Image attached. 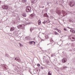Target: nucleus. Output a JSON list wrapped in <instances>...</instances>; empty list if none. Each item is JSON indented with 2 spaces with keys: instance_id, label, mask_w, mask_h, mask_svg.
<instances>
[{
  "instance_id": "nucleus-1",
  "label": "nucleus",
  "mask_w": 75,
  "mask_h": 75,
  "mask_svg": "<svg viewBox=\"0 0 75 75\" xmlns=\"http://www.w3.org/2000/svg\"><path fill=\"white\" fill-rule=\"evenodd\" d=\"M69 5L70 6H71V5L72 7L74 6V4H75V2L74 1H70L69 2Z\"/></svg>"
},
{
  "instance_id": "nucleus-2",
  "label": "nucleus",
  "mask_w": 75,
  "mask_h": 75,
  "mask_svg": "<svg viewBox=\"0 0 75 75\" xmlns=\"http://www.w3.org/2000/svg\"><path fill=\"white\" fill-rule=\"evenodd\" d=\"M24 26H25L24 25H21L18 26V28H22V27H23L22 28V30H24Z\"/></svg>"
},
{
  "instance_id": "nucleus-3",
  "label": "nucleus",
  "mask_w": 75,
  "mask_h": 75,
  "mask_svg": "<svg viewBox=\"0 0 75 75\" xmlns=\"http://www.w3.org/2000/svg\"><path fill=\"white\" fill-rule=\"evenodd\" d=\"M31 7L30 6H27L26 8V11L27 12H30L31 11Z\"/></svg>"
},
{
  "instance_id": "nucleus-4",
  "label": "nucleus",
  "mask_w": 75,
  "mask_h": 75,
  "mask_svg": "<svg viewBox=\"0 0 75 75\" xmlns=\"http://www.w3.org/2000/svg\"><path fill=\"white\" fill-rule=\"evenodd\" d=\"M2 8H3V9H4V10H7V9H8V6L4 5L2 6Z\"/></svg>"
},
{
  "instance_id": "nucleus-5",
  "label": "nucleus",
  "mask_w": 75,
  "mask_h": 75,
  "mask_svg": "<svg viewBox=\"0 0 75 75\" xmlns=\"http://www.w3.org/2000/svg\"><path fill=\"white\" fill-rule=\"evenodd\" d=\"M15 59L16 61H18V62H21V63H22V62H21V60L19 58H18L17 57H16V58H14Z\"/></svg>"
},
{
  "instance_id": "nucleus-6",
  "label": "nucleus",
  "mask_w": 75,
  "mask_h": 75,
  "mask_svg": "<svg viewBox=\"0 0 75 75\" xmlns=\"http://www.w3.org/2000/svg\"><path fill=\"white\" fill-rule=\"evenodd\" d=\"M67 61V59L66 58H64L62 60V62L63 63H65Z\"/></svg>"
},
{
  "instance_id": "nucleus-7",
  "label": "nucleus",
  "mask_w": 75,
  "mask_h": 75,
  "mask_svg": "<svg viewBox=\"0 0 75 75\" xmlns=\"http://www.w3.org/2000/svg\"><path fill=\"white\" fill-rule=\"evenodd\" d=\"M70 37H70V39L72 41H75V36H74V37H72V38H70Z\"/></svg>"
},
{
  "instance_id": "nucleus-8",
  "label": "nucleus",
  "mask_w": 75,
  "mask_h": 75,
  "mask_svg": "<svg viewBox=\"0 0 75 75\" xmlns=\"http://www.w3.org/2000/svg\"><path fill=\"white\" fill-rule=\"evenodd\" d=\"M34 16H35V14L34 13H33L30 15V17L31 19H32L34 18Z\"/></svg>"
},
{
  "instance_id": "nucleus-9",
  "label": "nucleus",
  "mask_w": 75,
  "mask_h": 75,
  "mask_svg": "<svg viewBox=\"0 0 75 75\" xmlns=\"http://www.w3.org/2000/svg\"><path fill=\"white\" fill-rule=\"evenodd\" d=\"M50 34H48L47 35H46L45 37L46 39H48L50 38Z\"/></svg>"
},
{
  "instance_id": "nucleus-10",
  "label": "nucleus",
  "mask_w": 75,
  "mask_h": 75,
  "mask_svg": "<svg viewBox=\"0 0 75 75\" xmlns=\"http://www.w3.org/2000/svg\"><path fill=\"white\" fill-rule=\"evenodd\" d=\"M7 67V66L6 64H4L3 65V66H2V67L3 68H4V69H6Z\"/></svg>"
},
{
  "instance_id": "nucleus-11",
  "label": "nucleus",
  "mask_w": 75,
  "mask_h": 75,
  "mask_svg": "<svg viewBox=\"0 0 75 75\" xmlns=\"http://www.w3.org/2000/svg\"><path fill=\"white\" fill-rule=\"evenodd\" d=\"M67 67L65 66L62 67L61 69H62V70H64V69H67Z\"/></svg>"
},
{
  "instance_id": "nucleus-12",
  "label": "nucleus",
  "mask_w": 75,
  "mask_h": 75,
  "mask_svg": "<svg viewBox=\"0 0 75 75\" xmlns=\"http://www.w3.org/2000/svg\"><path fill=\"white\" fill-rule=\"evenodd\" d=\"M15 30V28L14 27H12L11 28L10 31H13Z\"/></svg>"
},
{
  "instance_id": "nucleus-13",
  "label": "nucleus",
  "mask_w": 75,
  "mask_h": 75,
  "mask_svg": "<svg viewBox=\"0 0 75 75\" xmlns=\"http://www.w3.org/2000/svg\"><path fill=\"white\" fill-rule=\"evenodd\" d=\"M31 2L32 3H33V4H34V3H35L37 2V1H36L35 0H33V1H32Z\"/></svg>"
},
{
  "instance_id": "nucleus-14",
  "label": "nucleus",
  "mask_w": 75,
  "mask_h": 75,
  "mask_svg": "<svg viewBox=\"0 0 75 75\" xmlns=\"http://www.w3.org/2000/svg\"><path fill=\"white\" fill-rule=\"evenodd\" d=\"M57 13L58 14V15H61V11H59L58 12H57Z\"/></svg>"
},
{
  "instance_id": "nucleus-15",
  "label": "nucleus",
  "mask_w": 75,
  "mask_h": 75,
  "mask_svg": "<svg viewBox=\"0 0 75 75\" xmlns=\"http://www.w3.org/2000/svg\"><path fill=\"white\" fill-rule=\"evenodd\" d=\"M22 16H23V17H26V16H27V15H26V13H24L22 14Z\"/></svg>"
},
{
  "instance_id": "nucleus-16",
  "label": "nucleus",
  "mask_w": 75,
  "mask_h": 75,
  "mask_svg": "<svg viewBox=\"0 0 75 75\" xmlns=\"http://www.w3.org/2000/svg\"><path fill=\"white\" fill-rule=\"evenodd\" d=\"M48 75H52V72L51 71H49L48 73Z\"/></svg>"
},
{
  "instance_id": "nucleus-17",
  "label": "nucleus",
  "mask_w": 75,
  "mask_h": 75,
  "mask_svg": "<svg viewBox=\"0 0 75 75\" xmlns=\"http://www.w3.org/2000/svg\"><path fill=\"white\" fill-rule=\"evenodd\" d=\"M5 55L6 56V57H7L8 58H10V56L8 55V54H6H6H5Z\"/></svg>"
},
{
  "instance_id": "nucleus-18",
  "label": "nucleus",
  "mask_w": 75,
  "mask_h": 75,
  "mask_svg": "<svg viewBox=\"0 0 75 75\" xmlns=\"http://www.w3.org/2000/svg\"><path fill=\"white\" fill-rule=\"evenodd\" d=\"M44 17H48V16L47 15V13H46L44 15Z\"/></svg>"
},
{
  "instance_id": "nucleus-19",
  "label": "nucleus",
  "mask_w": 75,
  "mask_h": 75,
  "mask_svg": "<svg viewBox=\"0 0 75 75\" xmlns=\"http://www.w3.org/2000/svg\"><path fill=\"white\" fill-rule=\"evenodd\" d=\"M70 32H71V33H75V31H74V30H70Z\"/></svg>"
},
{
  "instance_id": "nucleus-20",
  "label": "nucleus",
  "mask_w": 75,
  "mask_h": 75,
  "mask_svg": "<svg viewBox=\"0 0 75 75\" xmlns=\"http://www.w3.org/2000/svg\"><path fill=\"white\" fill-rule=\"evenodd\" d=\"M29 44L30 45H33V41H31L30 42H29Z\"/></svg>"
},
{
  "instance_id": "nucleus-21",
  "label": "nucleus",
  "mask_w": 75,
  "mask_h": 75,
  "mask_svg": "<svg viewBox=\"0 0 75 75\" xmlns=\"http://www.w3.org/2000/svg\"><path fill=\"white\" fill-rule=\"evenodd\" d=\"M41 24V20H39L38 21V25H40Z\"/></svg>"
},
{
  "instance_id": "nucleus-22",
  "label": "nucleus",
  "mask_w": 75,
  "mask_h": 75,
  "mask_svg": "<svg viewBox=\"0 0 75 75\" xmlns=\"http://www.w3.org/2000/svg\"><path fill=\"white\" fill-rule=\"evenodd\" d=\"M22 2L23 3H26V2H27V0H22Z\"/></svg>"
},
{
  "instance_id": "nucleus-23",
  "label": "nucleus",
  "mask_w": 75,
  "mask_h": 75,
  "mask_svg": "<svg viewBox=\"0 0 75 75\" xmlns=\"http://www.w3.org/2000/svg\"><path fill=\"white\" fill-rule=\"evenodd\" d=\"M11 3H13L15 2V0H11Z\"/></svg>"
},
{
  "instance_id": "nucleus-24",
  "label": "nucleus",
  "mask_w": 75,
  "mask_h": 75,
  "mask_svg": "<svg viewBox=\"0 0 75 75\" xmlns=\"http://www.w3.org/2000/svg\"><path fill=\"white\" fill-rule=\"evenodd\" d=\"M7 34H8V35H9V36H11V35H12V34H11V33H7Z\"/></svg>"
},
{
  "instance_id": "nucleus-25",
  "label": "nucleus",
  "mask_w": 75,
  "mask_h": 75,
  "mask_svg": "<svg viewBox=\"0 0 75 75\" xmlns=\"http://www.w3.org/2000/svg\"><path fill=\"white\" fill-rule=\"evenodd\" d=\"M55 69H56V71H57L58 72V71H59V69H58V68H55Z\"/></svg>"
},
{
  "instance_id": "nucleus-26",
  "label": "nucleus",
  "mask_w": 75,
  "mask_h": 75,
  "mask_svg": "<svg viewBox=\"0 0 75 75\" xmlns=\"http://www.w3.org/2000/svg\"><path fill=\"white\" fill-rule=\"evenodd\" d=\"M54 34H55V35H57V34H58V33H57V32L56 31L54 32Z\"/></svg>"
},
{
  "instance_id": "nucleus-27",
  "label": "nucleus",
  "mask_w": 75,
  "mask_h": 75,
  "mask_svg": "<svg viewBox=\"0 0 75 75\" xmlns=\"http://www.w3.org/2000/svg\"><path fill=\"white\" fill-rule=\"evenodd\" d=\"M62 14H63V16H65V15H64V13H65V12H64V11L62 10Z\"/></svg>"
},
{
  "instance_id": "nucleus-28",
  "label": "nucleus",
  "mask_w": 75,
  "mask_h": 75,
  "mask_svg": "<svg viewBox=\"0 0 75 75\" xmlns=\"http://www.w3.org/2000/svg\"><path fill=\"white\" fill-rule=\"evenodd\" d=\"M47 21H44L42 22L43 24H45V23H47Z\"/></svg>"
},
{
  "instance_id": "nucleus-29",
  "label": "nucleus",
  "mask_w": 75,
  "mask_h": 75,
  "mask_svg": "<svg viewBox=\"0 0 75 75\" xmlns=\"http://www.w3.org/2000/svg\"><path fill=\"white\" fill-rule=\"evenodd\" d=\"M54 55H55V54H53L51 55V57H54Z\"/></svg>"
},
{
  "instance_id": "nucleus-30",
  "label": "nucleus",
  "mask_w": 75,
  "mask_h": 75,
  "mask_svg": "<svg viewBox=\"0 0 75 75\" xmlns=\"http://www.w3.org/2000/svg\"><path fill=\"white\" fill-rule=\"evenodd\" d=\"M57 31L59 32V33H61V31L60 30H59V29H57Z\"/></svg>"
},
{
  "instance_id": "nucleus-31",
  "label": "nucleus",
  "mask_w": 75,
  "mask_h": 75,
  "mask_svg": "<svg viewBox=\"0 0 75 75\" xmlns=\"http://www.w3.org/2000/svg\"><path fill=\"white\" fill-rule=\"evenodd\" d=\"M15 68H16V69H20V68L19 67H17L16 66H15Z\"/></svg>"
},
{
  "instance_id": "nucleus-32",
  "label": "nucleus",
  "mask_w": 75,
  "mask_h": 75,
  "mask_svg": "<svg viewBox=\"0 0 75 75\" xmlns=\"http://www.w3.org/2000/svg\"><path fill=\"white\" fill-rule=\"evenodd\" d=\"M40 39H41V41H44L45 40V39H41V38H40Z\"/></svg>"
},
{
  "instance_id": "nucleus-33",
  "label": "nucleus",
  "mask_w": 75,
  "mask_h": 75,
  "mask_svg": "<svg viewBox=\"0 0 75 75\" xmlns=\"http://www.w3.org/2000/svg\"><path fill=\"white\" fill-rule=\"evenodd\" d=\"M33 45H35V42L33 41Z\"/></svg>"
},
{
  "instance_id": "nucleus-34",
  "label": "nucleus",
  "mask_w": 75,
  "mask_h": 75,
  "mask_svg": "<svg viewBox=\"0 0 75 75\" xmlns=\"http://www.w3.org/2000/svg\"><path fill=\"white\" fill-rule=\"evenodd\" d=\"M58 29H57V28H54V30H56V31H57V30H58Z\"/></svg>"
},
{
  "instance_id": "nucleus-35",
  "label": "nucleus",
  "mask_w": 75,
  "mask_h": 75,
  "mask_svg": "<svg viewBox=\"0 0 75 75\" xmlns=\"http://www.w3.org/2000/svg\"><path fill=\"white\" fill-rule=\"evenodd\" d=\"M69 22H71V21H72V20H71V19H69Z\"/></svg>"
},
{
  "instance_id": "nucleus-36",
  "label": "nucleus",
  "mask_w": 75,
  "mask_h": 75,
  "mask_svg": "<svg viewBox=\"0 0 75 75\" xmlns=\"http://www.w3.org/2000/svg\"><path fill=\"white\" fill-rule=\"evenodd\" d=\"M33 29H32V28H30V31H31H31H32V30H33Z\"/></svg>"
},
{
  "instance_id": "nucleus-37",
  "label": "nucleus",
  "mask_w": 75,
  "mask_h": 75,
  "mask_svg": "<svg viewBox=\"0 0 75 75\" xmlns=\"http://www.w3.org/2000/svg\"><path fill=\"white\" fill-rule=\"evenodd\" d=\"M38 67H40V64H38Z\"/></svg>"
},
{
  "instance_id": "nucleus-38",
  "label": "nucleus",
  "mask_w": 75,
  "mask_h": 75,
  "mask_svg": "<svg viewBox=\"0 0 75 75\" xmlns=\"http://www.w3.org/2000/svg\"><path fill=\"white\" fill-rule=\"evenodd\" d=\"M64 31H67V30L66 28H64Z\"/></svg>"
},
{
  "instance_id": "nucleus-39",
  "label": "nucleus",
  "mask_w": 75,
  "mask_h": 75,
  "mask_svg": "<svg viewBox=\"0 0 75 75\" xmlns=\"http://www.w3.org/2000/svg\"><path fill=\"white\" fill-rule=\"evenodd\" d=\"M20 47H22V46H23V45H22L20 44Z\"/></svg>"
},
{
  "instance_id": "nucleus-40",
  "label": "nucleus",
  "mask_w": 75,
  "mask_h": 75,
  "mask_svg": "<svg viewBox=\"0 0 75 75\" xmlns=\"http://www.w3.org/2000/svg\"><path fill=\"white\" fill-rule=\"evenodd\" d=\"M73 50L74 51H75V48H73Z\"/></svg>"
},
{
  "instance_id": "nucleus-41",
  "label": "nucleus",
  "mask_w": 75,
  "mask_h": 75,
  "mask_svg": "<svg viewBox=\"0 0 75 75\" xmlns=\"http://www.w3.org/2000/svg\"><path fill=\"white\" fill-rule=\"evenodd\" d=\"M41 68L42 69H44V68L42 67H41Z\"/></svg>"
},
{
  "instance_id": "nucleus-42",
  "label": "nucleus",
  "mask_w": 75,
  "mask_h": 75,
  "mask_svg": "<svg viewBox=\"0 0 75 75\" xmlns=\"http://www.w3.org/2000/svg\"><path fill=\"white\" fill-rule=\"evenodd\" d=\"M73 43H72V44H71V45L72 46H74V45H73Z\"/></svg>"
},
{
  "instance_id": "nucleus-43",
  "label": "nucleus",
  "mask_w": 75,
  "mask_h": 75,
  "mask_svg": "<svg viewBox=\"0 0 75 75\" xmlns=\"http://www.w3.org/2000/svg\"><path fill=\"white\" fill-rule=\"evenodd\" d=\"M42 34H43V35H44V34H45V33H42Z\"/></svg>"
},
{
  "instance_id": "nucleus-44",
  "label": "nucleus",
  "mask_w": 75,
  "mask_h": 75,
  "mask_svg": "<svg viewBox=\"0 0 75 75\" xmlns=\"http://www.w3.org/2000/svg\"><path fill=\"white\" fill-rule=\"evenodd\" d=\"M70 51H71V52H72V50H70Z\"/></svg>"
},
{
  "instance_id": "nucleus-45",
  "label": "nucleus",
  "mask_w": 75,
  "mask_h": 75,
  "mask_svg": "<svg viewBox=\"0 0 75 75\" xmlns=\"http://www.w3.org/2000/svg\"><path fill=\"white\" fill-rule=\"evenodd\" d=\"M45 56H44V57H43V59H44V58H45Z\"/></svg>"
},
{
  "instance_id": "nucleus-46",
  "label": "nucleus",
  "mask_w": 75,
  "mask_h": 75,
  "mask_svg": "<svg viewBox=\"0 0 75 75\" xmlns=\"http://www.w3.org/2000/svg\"><path fill=\"white\" fill-rule=\"evenodd\" d=\"M30 73L31 74H32V73L31 72H30Z\"/></svg>"
},
{
  "instance_id": "nucleus-47",
  "label": "nucleus",
  "mask_w": 75,
  "mask_h": 75,
  "mask_svg": "<svg viewBox=\"0 0 75 75\" xmlns=\"http://www.w3.org/2000/svg\"><path fill=\"white\" fill-rule=\"evenodd\" d=\"M50 41H51V42H52V40H50Z\"/></svg>"
},
{
  "instance_id": "nucleus-48",
  "label": "nucleus",
  "mask_w": 75,
  "mask_h": 75,
  "mask_svg": "<svg viewBox=\"0 0 75 75\" xmlns=\"http://www.w3.org/2000/svg\"><path fill=\"white\" fill-rule=\"evenodd\" d=\"M44 6H43L42 7V8H44Z\"/></svg>"
},
{
  "instance_id": "nucleus-49",
  "label": "nucleus",
  "mask_w": 75,
  "mask_h": 75,
  "mask_svg": "<svg viewBox=\"0 0 75 75\" xmlns=\"http://www.w3.org/2000/svg\"><path fill=\"white\" fill-rule=\"evenodd\" d=\"M70 28V29L71 28Z\"/></svg>"
},
{
  "instance_id": "nucleus-50",
  "label": "nucleus",
  "mask_w": 75,
  "mask_h": 75,
  "mask_svg": "<svg viewBox=\"0 0 75 75\" xmlns=\"http://www.w3.org/2000/svg\"><path fill=\"white\" fill-rule=\"evenodd\" d=\"M38 37H40V35H38Z\"/></svg>"
},
{
  "instance_id": "nucleus-51",
  "label": "nucleus",
  "mask_w": 75,
  "mask_h": 75,
  "mask_svg": "<svg viewBox=\"0 0 75 75\" xmlns=\"http://www.w3.org/2000/svg\"><path fill=\"white\" fill-rule=\"evenodd\" d=\"M49 44H47V45H49Z\"/></svg>"
},
{
  "instance_id": "nucleus-52",
  "label": "nucleus",
  "mask_w": 75,
  "mask_h": 75,
  "mask_svg": "<svg viewBox=\"0 0 75 75\" xmlns=\"http://www.w3.org/2000/svg\"><path fill=\"white\" fill-rule=\"evenodd\" d=\"M51 38H50V40H51Z\"/></svg>"
},
{
  "instance_id": "nucleus-53",
  "label": "nucleus",
  "mask_w": 75,
  "mask_h": 75,
  "mask_svg": "<svg viewBox=\"0 0 75 75\" xmlns=\"http://www.w3.org/2000/svg\"><path fill=\"white\" fill-rule=\"evenodd\" d=\"M30 23H29V24H30Z\"/></svg>"
},
{
  "instance_id": "nucleus-54",
  "label": "nucleus",
  "mask_w": 75,
  "mask_h": 75,
  "mask_svg": "<svg viewBox=\"0 0 75 75\" xmlns=\"http://www.w3.org/2000/svg\"><path fill=\"white\" fill-rule=\"evenodd\" d=\"M52 41H53V40H52Z\"/></svg>"
},
{
  "instance_id": "nucleus-55",
  "label": "nucleus",
  "mask_w": 75,
  "mask_h": 75,
  "mask_svg": "<svg viewBox=\"0 0 75 75\" xmlns=\"http://www.w3.org/2000/svg\"><path fill=\"white\" fill-rule=\"evenodd\" d=\"M13 67H14V65H13Z\"/></svg>"
},
{
  "instance_id": "nucleus-56",
  "label": "nucleus",
  "mask_w": 75,
  "mask_h": 75,
  "mask_svg": "<svg viewBox=\"0 0 75 75\" xmlns=\"http://www.w3.org/2000/svg\"><path fill=\"white\" fill-rule=\"evenodd\" d=\"M63 53H64V52H63Z\"/></svg>"
}]
</instances>
